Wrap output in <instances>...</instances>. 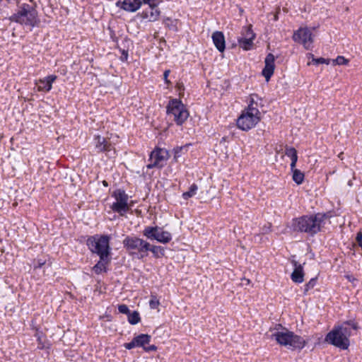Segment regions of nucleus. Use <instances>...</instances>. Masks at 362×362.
Segmentation results:
<instances>
[{
	"label": "nucleus",
	"mask_w": 362,
	"mask_h": 362,
	"mask_svg": "<svg viewBox=\"0 0 362 362\" xmlns=\"http://www.w3.org/2000/svg\"><path fill=\"white\" fill-rule=\"evenodd\" d=\"M262 103V98L256 94L247 97V105L236 119V126L239 129L248 132L259 124L262 117L259 110L263 106Z\"/></svg>",
	"instance_id": "nucleus-1"
},
{
	"label": "nucleus",
	"mask_w": 362,
	"mask_h": 362,
	"mask_svg": "<svg viewBox=\"0 0 362 362\" xmlns=\"http://www.w3.org/2000/svg\"><path fill=\"white\" fill-rule=\"evenodd\" d=\"M18 11L10 20L29 28H33L39 22L36 4L34 0H17Z\"/></svg>",
	"instance_id": "nucleus-2"
},
{
	"label": "nucleus",
	"mask_w": 362,
	"mask_h": 362,
	"mask_svg": "<svg viewBox=\"0 0 362 362\" xmlns=\"http://www.w3.org/2000/svg\"><path fill=\"white\" fill-rule=\"evenodd\" d=\"M326 220L327 216L323 214L302 216L292 220L291 227L295 231L304 232L313 235L321 230Z\"/></svg>",
	"instance_id": "nucleus-3"
},
{
	"label": "nucleus",
	"mask_w": 362,
	"mask_h": 362,
	"mask_svg": "<svg viewBox=\"0 0 362 362\" xmlns=\"http://www.w3.org/2000/svg\"><path fill=\"white\" fill-rule=\"evenodd\" d=\"M270 332L272 334L269 337L274 339L281 346L293 349H301L305 345V341L301 337L295 334L286 328L281 327V325L270 329Z\"/></svg>",
	"instance_id": "nucleus-4"
},
{
	"label": "nucleus",
	"mask_w": 362,
	"mask_h": 362,
	"mask_svg": "<svg viewBox=\"0 0 362 362\" xmlns=\"http://www.w3.org/2000/svg\"><path fill=\"white\" fill-rule=\"evenodd\" d=\"M350 326L354 329H356L354 323L346 322L329 332L326 337V341L340 349H346L349 346Z\"/></svg>",
	"instance_id": "nucleus-5"
},
{
	"label": "nucleus",
	"mask_w": 362,
	"mask_h": 362,
	"mask_svg": "<svg viewBox=\"0 0 362 362\" xmlns=\"http://www.w3.org/2000/svg\"><path fill=\"white\" fill-rule=\"evenodd\" d=\"M110 239L107 235H95L87 240V245L93 252L97 253L100 259L104 261L110 255Z\"/></svg>",
	"instance_id": "nucleus-6"
},
{
	"label": "nucleus",
	"mask_w": 362,
	"mask_h": 362,
	"mask_svg": "<svg viewBox=\"0 0 362 362\" xmlns=\"http://www.w3.org/2000/svg\"><path fill=\"white\" fill-rule=\"evenodd\" d=\"M167 114L173 117V120L177 124H182L189 117V112L185 105L177 99H173L169 101L167 105Z\"/></svg>",
	"instance_id": "nucleus-7"
},
{
	"label": "nucleus",
	"mask_w": 362,
	"mask_h": 362,
	"mask_svg": "<svg viewBox=\"0 0 362 362\" xmlns=\"http://www.w3.org/2000/svg\"><path fill=\"white\" fill-rule=\"evenodd\" d=\"M112 197L115 199V202L110 206L113 211L122 216L129 210L132 205L129 204V197L124 190L120 189L115 190Z\"/></svg>",
	"instance_id": "nucleus-8"
},
{
	"label": "nucleus",
	"mask_w": 362,
	"mask_h": 362,
	"mask_svg": "<svg viewBox=\"0 0 362 362\" xmlns=\"http://www.w3.org/2000/svg\"><path fill=\"white\" fill-rule=\"evenodd\" d=\"M170 157L168 151L165 148H156L150 154L149 163L146 165L147 168H161L167 163Z\"/></svg>",
	"instance_id": "nucleus-9"
},
{
	"label": "nucleus",
	"mask_w": 362,
	"mask_h": 362,
	"mask_svg": "<svg viewBox=\"0 0 362 362\" xmlns=\"http://www.w3.org/2000/svg\"><path fill=\"white\" fill-rule=\"evenodd\" d=\"M143 234L148 239L156 240L158 242L165 244L169 243L172 239L171 234L163 230L159 227H146L143 231Z\"/></svg>",
	"instance_id": "nucleus-10"
},
{
	"label": "nucleus",
	"mask_w": 362,
	"mask_h": 362,
	"mask_svg": "<svg viewBox=\"0 0 362 362\" xmlns=\"http://www.w3.org/2000/svg\"><path fill=\"white\" fill-rule=\"evenodd\" d=\"M292 38L296 42L302 45L306 49L313 48V35L307 27H301L294 31Z\"/></svg>",
	"instance_id": "nucleus-11"
},
{
	"label": "nucleus",
	"mask_w": 362,
	"mask_h": 362,
	"mask_svg": "<svg viewBox=\"0 0 362 362\" xmlns=\"http://www.w3.org/2000/svg\"><path fill=\"white\" fill-rule=\"evenodd\" d=\"M123 244L128 250H136L143 257L147 255L148 243L136 237H127Z\"/></svg>",
	"instance_id": "nucleus-12"
},
{
	"label": "nucleus",
	"mask_w": 362,
	"mask_h": 362,
	"mask_svg": "<svg viewBox=\"0 0 362 362\" xmlns=\"http://www.w3.org/2000/svg\"><path fill=\"white\" fill-rule=\"evenodd\" d=\"M255 38V34L252 30L251 27L247 26L243 28L241 36L238 39V42L240 47L243 49L250 50L253 46Z\"/></svg>",
	"instance_id": "nucleus-13"
},
{
	"label": "nucleus",
	"mask_w": 362,
	"mask_h": 362,
	"mask_svg": "<svg viewBox=\"0 0 362 362\" xmlns=\"http://www.w3.org/2000/svg\"><path fill=\"white\" fill-rule=\"evenodd\" d=\"M56 75H49L43 78L36 80L35 84L39 92H49L52 88V83L56 81Z\"/></svg>",
	"instance_id": "nucleus-14"
},
{
	"label": "nucleus",
	"mask_w": 362,
	"mask_h": 362,
	"mask_svg": "<svg viewBox=\"0 0 362 362\" xmlns=\"http://www.w3.org/2000/svg\"><path fill=\"white\" fill-rule=\"evenodd\" d=\"M151 340V336L148 334H141L135 337L132 341L125 343L124 346L127 349H132L134 347H143L144 349L146 344H148Z\"/></svg>",
	"instance_id": "nucleus-15"
},
{
	"label": "nucleus",
	"mask_w": 362,
	"mask_h": 362,
	"mask_svg": "<svg viewBox=\"0 0 362 362\" xmlns=\"http://www.w3.org/2000/svg\"><path fill=\"white\" fill-rule=\"evenodd\" d=\"M142 5L141 0H123L116 2V6L127 12H136Z\"/></svg>",
	"instance_id": "nucleus-16"
},
{
	"label": "nucleus",
	"mask_w": 362,
	"mask_h": 362,
	"mask_svg": "<svg viewBox=\"0 0 362 362\" xmlns=\"http://www.w3.org/2000/svg\"><path fill=\"white\" fill-rule=\"evenodd\" d=\"M159 1L149 6L148 9L144 11L141 13V17L148 19L150 22H154L159 19L160 16V11L158 8Z\"/></svg>",
	"instance_id": "nucleus-17"
},
{
	"label": "nucleus",
	"mask_w": 362,
	"mask_h": 362,
	"mask_svg": "<svg viewBox=\"0 0 362 362\" xmlns=\"http://www.w3.org/2000/svg\"><path fill=\"white\" fill-rule=\"evenodd\" d=\"M274 56L272 54H269L264 60L265 66L262 70V75L264 76L267 81H269L274 71Z\"/></svg>",
	"instance_id": "nucleus-18"
},
{
	"label": "nucleus",
	"mask_w": 362,
	"mask_h": 362,
	"mask_svg": "<svg viewBox=\"0 0 362 362\" xmlns=\"http://www.w3.org/2000/svg\"><path fill=\"white\" fill-rule=\"evenodd\" d=\"M94 144L98 152H110L112 149V145L108 142V141L100 135L94 136Z\"/></svg>",
	"instance_id": "nucleus-19"
},
{
	"label": "nucleus",
	"mask_w": 362,
	"mask_h": 362,
	"mask_svg": "<svg viewBox=\"0 0 362 362\" xmlns=\"http://www.w3.org/2000/svg\"><path fill=\"white\" fill-rule=\"evenodd\" d=\"M292 264L294 267L293 272L291 275V280L298 284H300L304 281V272L303 265L298 264L296 260H292Z\"/></svg>",
	"instance_id": "nucleus-20"
},
{
	"label": "nucleus",
	"mask_w": 362,
	"mask_h": 362,
	"mask_svg": "<svg viewBox=\"0 0 362 362\" xmlns=\"http://www.w3.org/2000/svg\"><path fill=\"white\" fill-rule=\"evenodd\" d=\"M212 40L215 47L219 52H223L225 49V37L221 31H216L212 34Z\"/></svg>",
	"instance_id": "nucleus-21"
},
{
	"label": "nucleus",
	"mask_w": 362,
	"mask_h": 362,
	"mask_svg": "<svg viewBox=\"0 0 362 362\" xmlns=\"http://www.w3.org/2000/svg\"><path fill=\"white\" fill-rule=\"evenodd\" d=\"M308 57L309 59H311V62H308V65L310 66L311 64H314L315 65H318L320 64H329V62H330V59H325V58H322V57H320V58H315L314 57V55L313 54H308Z\"/></svg>",
	"instance_id": "nucleus-22"
},
{
	"label": "nucleus",
	"mask_w": 362,
	"mask_h": 362,
	"mask_svg": "<svg viewBox=\"0 0 362 362\" xmlns=\"http://www.w3.org/2000/svg\"><path fill=\"white\" fill-rule=\"evenodd\" d=\"M141 320L139 313L137 311H134L128 314V322L132 325H136Z\"/></svg>",
	"instance_id": "nucleus-23"
},
{
	"label": "nucleus",
	"mask_w": 362,
	"mask_h": 362,
	"mask_svg": "<svg viewBox=\"0 0 362 362\" xmlns=\"http://www.w3.org/2000/svg\"><path fill=\"white\" fill-rule=\"evenodd\" d=\"M293 180L297 184H301L304 180V174L299 170H295L293 172Z\"/></svg>",
	"instance_id": "nucleus-24"
},
{
	"label": "nucleus",
	"mask_w": 362,
	"mask_h": 362,
	"mask_svg": "<svg viewBox=\"0 0 362 362\" xmlns=\"http://www.w3.org/2000/svg\"><path fill=\"white\" fill-rule=\"evenodd\" d=\"M151 251L156 257L163 255V250L160 246L151 245L148 243V252Z\"/></svg>",
	"instance_id": "nucleus-25"
},
{
	"label": "nucleus",
	"mask_w": 362,
	"mask_h": 362,
	"mask_svg": "<svg viewBox=\"0 0 362 362\" xmlns=\"http://www.w3.org/2000/svg\"><path fill=\"white\" fill-rule=\"evenodd\" d=\"M197 189H198L197 185L196 184H192L190 186L189 191L184 192L182 194V197L185 199H188L189 198L192 197L193 196H194L196 194Z\"/></svg>",
	"instance_id": "nucleus-26"
},
{
	"label": "nucleus",
	"mask_w": 362,
	"mask_h": 362,
	"mask_svg": "<svg viewBox=\"0 0 362 362\" xmlns=\"http://www.w3.org/2000/svg\"><path fill=\"white\" fill-rule=\"evenodd\" d=\"M107 259H105L104 261L101 260L98 262L94 267H93V271L96 274H100L102 272L105 270V265L107 262Z\"/></svg>",
	"instance_id": "nucleus-27"
},
{
	"label": "nucleus",
	"mask_w": 362,
	"mask_h": 362,
	"mask_svg": "<svg viewBox=\"0 0 362 362\" xmlns=\"http://www.w3.org/2000/svg\"><path fill=\"white\" fill-rule=\"evenodd\" d=\"M285 155L292 159L298 158L297 151L293 147H286L285 150Z\"/></svg>",
	"instance_id": "nucleus-28"
},
{
	"label": "nucleus",
	"mask_w": 362,
	"mask_h": 362,
	"mask_svg": "<svg viewBox=\"0 0 362 362\" xmlns=\"http://www.w3.org/2000/svg\"><path fill=\"white\" fill-rule=\"evenodd\" d=\"M333 64L338 65H347L349 60L343 56H338L335 59L332 61Z\"/></svg>",
	"instance_id": "nucleus-29"
},
{
	"label": "nucleus",
	"mask_w": 362,
	"mask_h": 362,
	"mask_svg": "<svg viewBox=\"0 0 362 362\" xmlns=\"http://www.w3.org/2000/svg\"><path fill=\"white\" fill-rule=\"evenodd\" d=\"M160 305L159 300L156 296L151 295V298L149 301V306L151 309H156Z\"/></svg>",
	"instance_id": "nucleus-30"
},
{
	"label": "nucleus",
	"mask_w": 362,
	"mask_h": 362,
	"mask_svg": "<svg viewBox=\"0 0 362 362\" xmlns=\"http://www.w3.org/2000/svg\"><path fill=\"white\" fill-rule=\"evenodd\" d=\"M118 310H119V312L122 314L128 315L129 313V310L128 307L124 304L119 305L118 306Z\"/></svg>",
	"instance_id": "nucleus-31"
},
{
	"label": "nucleus",
	"mask_w": 362,
	"mask_h": 362,
	"mask_svg": "<svg viewBox=\"0 0 362 362\" xmlns=\"http://www.w3.org/2000/svg\"><path fill=\"white\" fill-rule=\"evenodd\" d=\"M46 260L45 259H37L35 261L34 263V269H37L42 267L43 265L45 264Z\"/></svg>",
	"instance_id": "nucleus-32"
},
{
	"label": "nucleus",
	"mask_w": 362,
	"mask_h": 362,
	"mask_svg": "<svg viewBox=\"0 0 362 362\" xmlns=\"http://www.w3.org/2000/svg\"><path fill=\"white\" fill-rule=\"evenodd\" d=\"M170 72V70H165L163 74V78H164L165 83H167V84L170 83V81L168 79Z\"/></svg>",
	"instance_id": "nucleus-33"
},
{
	"label": "nucleus",
	"mask_w": 362,
	"mask_h": 362,
	"mask_svg": "<svg viewBox=\"0 0 362 362\" xmlns=\"http://www.w3.org/2000/svg\"><path fill=\"white\" fill-rule=\"evenodd\" d=\"M144 351H156L157 349V347L155 346V345H151V346H146L144 347Z\"/></svg>",
	"instance_id": "nucleus-34"
},
{
	"label": "nucleus",
	"mask_w": 362,
	"mask_h": 362,
	"mask_svg": "<svg viewBox=\"0 0 362 362\" xmlns=\"http://www.w3.org/2000/svg\"><path fill=\"white\" fill-rule=\"evenodd\" d=\"M297 160H298V158L291 160V169L292 172H293V170H296L295 168H296Z\"/></svg>",
	"instance_id": "nucleus-35"
},
{
	"label": "nucleus",
	"mask_w": 362,
	"mask_h": 362,
	"mask_svg": "<svg viewBox=\"0 0 362 362\" xmlns=\"http://www.w3.org/2000/svg\"><path fill=\"white\" fill-rule=\"evenodd\" d=\"M356 240L358 245H360L361 243H362V233L359 232L357 233Z\"/></svg>",
	"instance_id": "nucleus-36"
},
{
	"label": "nucleus",
	"mask_w": 362,
	"mask_h": 362,
	"mask_svg": "<svg viewBox=\"0 0 362 362\" xmlns=\"http://www.w3.org/2000/svg\"><path fill=\"white\" fill-rule=\"evenodd\" d=\"M142 3L148 4V6L157 3L156 0H141Z\"/></svg>",
	"instance_id": "nucleus-37"
},
{
	"label": "nucleus",
	"mask_w": 362,
	"mask_h": 362,
	"mask_svg": "<svg viewBox=\"0 0 362 362\" xmlns=\"http://www.w3.org/2000/svg\"><path fill=\"white\" fill-rule=\"evenodd\" d=\"M315 285V280L314 279H311L307 284H306V287L308 288H313Z\"/></svg>",
	"instance_id": "nucleus-38"
},
{
	"label": "nucleus",
	"mask_w": 362,
	"mask_h": 362,
	"mask_svg": "<svg viewBox=\"0 0 362 362\" xmlns=\"http://www.w3.org/2000/svg\"><path fill=\"white\" fill-rule=\"evenodd\" d=\"M181 149H182V148H179V149L177 148V149H175V156H174V159H175V160H177V157H179V153H180V151H181Z\"/></svg>",
	"instance_id": "nucleus-39"
},
{
	"label": "nucleus",
	"mask_w": 362,
	"mask_h": 362,
	"mask_svg": "<svg viewBox=\"0 0 362 362\" xmlns=\"http://www.w3.org/2000/svg\"><path fill=\"white\" fill-rule=\"evenodd\" d=\"M346 278L348 279V280L349 281H353L354 280H355V279L354 277H352L351 276H349V275L346 276Z\"/></svg>",
	"instance_id": "nucleus-40"
},
{
	"label": "nucleus",
	"mask_w": 362,
	"mask_h": 362,
	"mask_svg": "<svg viewBox=\"0 0 362 362\" xmlns=\"http://www.w3.org/2000/svg\"><path fill=\"white\" fill-rule=\"evenodd\" d=\"M103 184H104V185H105V186H107V182H106L105 181H104V182H103Z\"/></svg>",
	"instance_id": "nucleus-41"
},
{
	"label": "nucleus",
	"mask_w": 362,
	"mask_h": 362,
	"mask_svg": "<svg viewBox=\"0 0 362 362\" xmlns=\"http://www.w3.org/2000/svg\"><path fill=\"white\" fill-rule=\"evenodd\" d=\"M37 340H38L39 341H41V339H40V337H37Z\"/></svg>",
	"instance_id": "nucleus-42"
}]
</instances>
